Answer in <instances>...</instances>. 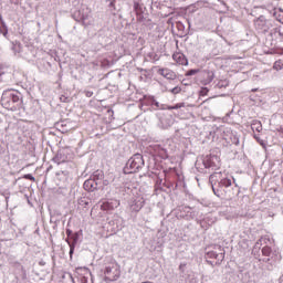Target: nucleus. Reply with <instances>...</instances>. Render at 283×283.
I'll return each mask as SVG.
<instances>
[{
	"label": "nucleus",
	"instance_id": "nucleus-1",
	"mask_svg": "<svg viewBox=\"0 0 283 283\" xmlns=\"http://www.w3.org/2000/svg\"><path fill=\"white\" fill-rule=\"evenodd\" d=\"M203 166L206 167V169H212V171H218V169H220V167H222V161L220 160L219 156H210L207 157L203 160Z\"/></svg>",
	"mask_w": 283,
	"mask_h": 283
},
{
	"label": "nucleus",
	"instance_id": "nucleus-2",
	"mask_svg": "<svg viewBox=\"0 0 283 283\" xmlns=\"http://www.w3.org/2000/svg\"><path fill=\"white\" fill-rule=\"evenodd\" d=\"M144 165L143 156L135 155L133 158L129 159L127 166H128V174H136L138 169H140Z\"/></svg>",
	"mask_w": 283,
	"mask_h": 283
},
{
	"label": "nucleus",
	"instance_id": "nucleus-3",
	"mask_svg": "<svg viewBox=\"0 0 283 283\" xmlns=\"http://www.w3.org/2000/svg\"><path fill=\"white\" fill-rule=\"evenodd\" d=\"M10 102L12 104L19 103V95L11 94L9 97H2L1 98V105H3L6 107V109L14 111L15 107L12 104H10Z\"/></svg>",
	"mask_w": 283,
	"mask_h": 283
},
{
	"label": "nucleus",
	"instance_id": "nucleus-4",
	"mask_svg": "<svg viewBox=\"0 0 283 283\" xmlns=\"http://www.w3.org/2000/svg\"><path fill=\"white\" fill-rule=\"evenodd\" d=\"M120 207V201L118 199H111L108 201H104L101 205L102 211H114V209H118Z\"/></svg>",
	"mask_w": 283,
	"mask_h": 283
},
{
	"label": "nucleus",
	"instance_id": "nucleus-5",
	"mask_svg": "<svg viewBox=\"0 0 283 283\" xmlns=\"http://www.w3.org/2000/svg\"><path fill=\"white\" fill-rule=\"evenodd\" d=\"M96 176H103L101 172L95 174L93 178L84 181L85 191H96L98 189V182L96 181Z\"/></svg>",
	"mask_w": 283,
	"mask_h": 283
},
{
	"label": "nucleus",
	"instance_id": "nucleus-6",
	"mask_svg": "<svg viewBox=\"0 0 283 283\" xmlns=\"http://www.w3.org/2000/svg\"><path fill=\"white\" fill-rule=\"evenodd\" d=\"M105 277L109 282H116V280H118V277H120V270H118L117 268L108 266L105 270Z\"/></svg>",
	"mask_w": 283,
	"mask_h": 283
},
{
	"label": "nucleus",
	"instance_id": "nucleus-7",
	"mask_svg": "<svg viewBox=\"0 0 283 283\" xmlns=\"http://www.w3.org/2000/svg\"><path fill=\"white\" fill-rule=\"evenodd\" d=\"M254 28L261 30L262 32H269V22L264 17H260L254 21Z\"/></svg>",
	"mask_w": 283,
	"mask_h": 283
},
{
	"label": "nucleus",
	"instance_id": "nucleus-8",
	"mask_svg": "<svg viewBox=\"0 0 283 283\" xmlns=\"http://www.w3.org/2000/svg\"><path fill=\"white\" fill-rule=\"evenodd\" d=\"M207 258H209V260H217L214 264L220 265L224 261V252L218 254L214 251H209L207 253Z\"/></svg>",
	"mask_w": 283,
	"mask_h": 283
},
{
	"label": "nucleus",
	"instance_id": "nucleus-9",
	"mask_svg": "<svg viewBox=\"0 0 283 283\" xmlns=\"http://www.w3.org/2000/svg\"><path fill=\"white\" fill-rule=\"evenodd\" d=\"M172 60L177 65H189V60L181 52H176L172 54Z\"/></svg>",
	"mask_w": 283,
	"mask_h": 283
},
{
	"label": "nucleus",
	"instance_id": "nucleus-10",
	"mask_svg": "<svg viewBox=\"0 0 283 283\" xmlns=\"http://www.w3.org/2000/svg\"><path fill=\"white\" fill-rule=\"evenodd\" d=\"M158 74H160V76H164V78H176V73L169 69H159Z\"/></svg>",
	"mask_w": 283,
	"mask_h": 283
},
{
	"label": "nucleus",
	"instance_id": "nucleus-11",
	"mask_svg": "<svg viewBox=\"0 0 283 283\" xmlns=\"http://www.w3.org/2000/svg\"><path fill=\"white\" fill-rule=\"evenodd\" d=\"M218 178H222V172H214L210 176L209 181L212 185V191L216 193V189H213V185L218 182Z\"/></svg>",
	"mask_w": 283,
	"mask_h": 283
},
{
	"label": "nucleus",
	"instance_id": "nucleus-12",
	"mask_svg": "<svg viewBox=\"0 0 283 283\" xmlns=\"http://www.w3.org/2000/svg\"><path fill=\"white\" fill-rule=\"evenodd\" d=\"M231 179H229V178H223V179H221L220 181H219V187H226V188H228V187H231Z\"/></svg>",
	"mask_w": 283,
	"mask_h": 283
},
{
	"label": "nucleus",
	"instance_id": "nucleus-13",
	"mask_svg": "<svg viewBox=\"0 0 283 283\" xmlns=\"http://www.w3.org/2000/svg\"><path fill=\"white\" fill-rule=\"evenodd\" d=\"M273 70H276V72H280V70H283V61L277 60L273 64Z\"/></svg>",
	"mask_w": 283,
	"mask_h": 283
},
{
	"label": "nucleus",
	"instance_id": "nucleus-14",
	"mask_svg": "<svg viewBox=\"0 0 283 283\" xmlns=\"http://www.w3.org/2000/svg\"><path fill=\"white\" fill-rule=\"evenodd\" d=\"M158 149V156L160 157V158H169V155L167 154V150L166 149H164V148H160V147H158L157 148Z\"/></svg>",
	"mask_w": 283,
	"mask_h": 283
},
{
	"label": "nucleus",
	"instance_id": "nucleus-15",
	"mask_svg": "<svg viewBox=\"0 0 283 283\" xmlns=\"http://www.w3.org/2000/svg\"><path fill=\"white\" fill-rule=\"evenodd\" d=\"M182 92V88L180 86H175L172 90H170L171 94H180Z\"/></svg>",
	"mask_w": 283,
	"mask_h": 283
},
{
	"label": "nucleus",
	"instance_id": "nucleus-16",
	"mask_svg": "<svg viewBox=\"0 0 283 283\" xmlns=\"http://www.w3.org/2000/svg\"><path fill=\"white\" fill-rule=\"evenodd\" d=\"M199 72H200L199 70H189L186 73V76H193V75L198 74Z\"/></svg>",
	"mask_w": 283,
	"mask_h": 283
},
{
	"label": "nucleus",
	"instance_id": "nucleus-17",
	"mask_svg": "<svg viewBox=\"0 0 283 283\" xmlns=\"http://www.w3.org/2000/svg\"><path fill=\"white\" fill-rule=\"evenodd\" d=\"M262 253H263V255H271V248H269V247H264L263 249H262Z\"/></svg>",
	"mask_w": 283,
	"mask_h": 283
},
{
	"label": "nucleus",
	"instance_id": "nucleus-18",
	"mask_svg": "<svg viewBox=\"0 0 283 283\" xmlns=\"http://www.w3.org/2000/svg\"><path fill=\"white\" fill-rule=\"evenodd\" d=\"M208 94H209V88L203 87V88H201L199 96H207Z\"/></svg>",
	"mask_w": 283,
	"mask_h": 283
},
{
	"label": "nucleus",
	"instance_id": "nucleus-19",
	"mask_svg": "<svg viewBox=\"0 0 283 283\" xmlns=\"http://www.w3.org/2000/svg\"><path fill=\"white\" fill-rule=\"evenodd\" d=\"M276 20L279 21V23H283V11H281L279 14L275 13Z\"/></svg>",
	"mask_w": 283,
	"mask_h": 283
},
{
	"label": "nucleus",
	"instance_id": "nucleus-20",
	"mask_svg": "<svg viewBox=\"0 0 283 283\" xmlns=\"http://www.w3.org/2000/svg\"><path fill=\"white\" fill-rule=\"evenodd\" d=\"M172 107H174V109H180L181 107H185V103H178Z\"/></svg>",
	"mask_w": 283,
	"mask_h": 283
},
{
	"label": "nucleus",
	"instance_id": "nucleus-21",
	"mask_svg": "<svg viewBox=\"0 0 283 283\" xmlns=\"http://www.w3.org/2000/svg\"><path fill=\"white\" fill-rule=\"evenodd\" d=\"M25 180H34V177L32 175H24Z\"/></svg>",
	"mask_w": 283,
	"mask_h": 283
},
{
	"label": "nucleus",
	"instance_id": "nucleus-22",
	"mask_svg": "<svg viewBox=\"0 0 283 283\" xmlns=\"http://www.w3.org/2000/svg\"><path fill=\"white\" fill-rule=\"evenodd\" d=\"M256 132H262V123H258Z\"/></svg>",
	"mask_w": 283,
	"mask_h": 283
},
{
	"label": "nucleus",
	"instance_id": "nucleus-23",
	"mask_svg": "<svg viewBox=\"0 0 283 283\" xmlns=\"http://www.w3.org/2000/svg\"><path fill=\"white\" fill-rule=\"evenodd\" d=\"M185 266H187V264H180L179 265L180 271H182L185 269Z\"/></svg>",
	"mask_w": 283,
	"mask_h": 283
},
{
	"label": "nucleus",
	"instance_id": "nucleus-24",
	"mask_svg": "<svg viewBox=\"0 0 283 283\" xmlns=\"http://www.w3.org/2000/svg\"><path fill=\"white\" fill-rule=\"evenodd\" d=\"M105 63H109V61L104 60V61L102 62V66H105Z\"/></svg>",
	"mask_w": 283,
	"mask_h": 283
},
{
	"label": "nucleus",
	"instance_id": "nucleus-25",
	"mask_svg": "<svg viewBox=\"0 0 283 283\" xmlns=\"http://www.w3.org/2000/svg\"><path fill=\"white\" fill-rule=\"evenodd\" d=\"M165 109H174V106H166Z\"/></svg>",
	"mask_w": 283,
	"mask_h": 283
},
{
	"label": "nucleus",
	"instance_id": "nucleus-26",
	"mask_svg": "<svg viewBox=\"0 0 283 283\" xmlns=\"http://www.w3.org/2000/svg\"><path fill=\"white\" fill-rule=\"evenodd\" d=\"M252 129H255V124L252 125Z\"/></svg>",
	"mask_w": 283,
	"mask_h": 283
},
{
	"label": "nucleus",
	"instance_id": "nucleus-27",
	"mask_svg": "<svg viewBox=\"0 0 283 283\" xmlns=\"http://www.w3.org/2000/svg\"><path fill=\"white\" fill-rule=\"evenodd\" d=\"M135 8H138V3H135Z\"/></svg>",
	"mask_w": 283,
	"mask_h": 283
},
{
	"label": "nucleus",
	"instance_id": "nucleus-28",
	"mask_svg": "<svg viewBox=\"0 0 283 283\" xmlns=\"http://www.w3.org/2000/svg\"><path fill=\"white\" fill-rule=\"evenodd\" d=\"M111 6H114V2H111Z\"/></svg>",
	"mask_w": 283,
	"mask_h": 283
}]
</instances>
